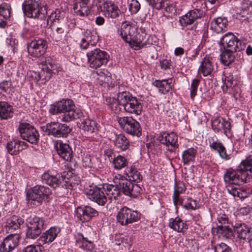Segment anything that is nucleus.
<instances>
[{
	"label": "nucleus",
	"mask_w": 252,
	"mask_h": 252,
	"mask_svg": "<svg viewBox=\"0 0 252 252\" xmlns=\"http://www.w3.org/2000/svg\"><path fill=\"white\" fill-rule=\"evenodd\" d=\"M49 112L53 115L63 113L62 121L64 122L81 118L83 116L82 112L75 107L73 101L70 99H63L50 105Z\"/></svg>",
	"instance_id": "nucleus-1"
},
{
	"label": "nucleus",
	"mask_w": 252,
	"mask_h": 252,
	"mask_svg": "<svg viewBox=\"0 0 252 252\" xmlns=\"http://www.w3.org/2000/svg\"><path fill=\"white\" fill-rule=\"evenodd\" d=\"M135 29L126 22L122 25L120 35L123 40L134 50H138L146 44V41L139 33L134 36Z\"/></svg>",
	"instance_id": "nucleus-2"
},
{
	"label": "nucleus",
	"mask_w": 252,
	"mask_h": 252,
	"mask_svg": "<svg viewBox=\"0 0 252 252\" xmlns=\"http://www.w3.org/2000/svg\"><path fill=\"white\" fill-rule=\"evenodd\" d=\"M41 181L54 189L62 186L65 189H73L78 185L80 181L75 180L74 177L70 178H63L59 175H53L49 173H44L41 176Z\"/></svg>",
	"instance_id": "nucleus-3"
},
{
	"label": "nucleus",
	"mask_w": 252,
	"mask_h": 252,
	"mask_svg": "<svg viewBox=\"0 0 252 252\" xmlns=\"http://www.w3.org/2000/svg\"><path fill=\"white\" fill-rule=\"evenodd\" d=\"M113 180L115 184L118 185L121 192L122 191L126 195L135 198L142 191V189L138 185L132 183L121 174L114 175Z\"/></svg>",
	"instance_id": "nucleus-4"
},
{
	"label": "nucleus",
	"mask_w": 252,
	"mask_h": 252,
	"mask_svg": "<svg viewBox=\"0 0 252 252\" xmlns=\"http://www.w3.org/2000/svg\"><path fill=\"white\" fill-rule=\"evenodd\" d=\"M39 68L41 69L40 72L32 71L31 72L30 76L36 82L40 79L45 81H48L52 77L53 74H55L59 70L58 65L52 63L49 59L41 62Z\"/></svg>",
	"instance_id": "nucleus-5"
},
{
	"label": "nucleus",
	"mask_w": 252,
	"mask_h": 252,
	"mask_svg": "<svg viewBox=\"0 0 252 252\" xmlns=\"http://www.w3.org/2000/svg\"><path fill=\"white\" fill-rule=\"evenodd\" d=\"M22 9L24 15L28 18L44 19L46 16L45 8L41 6L38 1L29 0L22 4Z\"/></svg>",
	"instance_id": "nucleus-6"
},
{
	"label": "nucleus",
	"mask_w": 252,
	"mask_h": 252,
	"mask_svg": "<svg viewBox=\"0 0 252 252\" xmlns=\"http://www.w3.org/2000/svg\"><path fill=\"white\" fill-rule=\"evenodd\" d=\"M41 128L46 135L56 138H65L71 130L67 125L56 122L47 123Z\"/></svg>",
	"instance_id": "nucleus-7"
},
{
	"label": "nucleus",
	"mask_w": 252,
	"mask_h": 252,
	"mask_svg": "<svg viewBox=\"0 0 252 252\" xmlns=\"http://www.w3.org/2000/svg\"><path fill=\"white\" fill-rule=\"evenodd\" d=\"M86 56L88 63L92 68H97L103 65L106 64L109 59L108 54L99 48H95L88 52Z\"/></svg>",
	"instance_id": "nucleus-8"
},
{
	"label": "nucleus",
	"mask_w": 252,
	"mask_h": 252,
	"mask_svg": "<svg viewBox=\"0 0 252 252\" xmlns=\"http://www.w3.org/2000/svg\"><path fill=\"white\" fill-rule=\"evenodd\" d=\"M121 128L126 133L138 137L141 135L142 129L139 123L131 117H123L118 118Z\"/></svg>",
	"instance_id": "nucleus-9"
},
{
	"label": "nucleus",
	"mask_w": 252,
	"mask_h": 252,
	"mask_svg": "<svg viewBox=\"0 0 252 252\" xmlns=\"http://www.w3.org/2000/svg\"><path fill=\"white\" fill-rule=\"evenodd\" d=\"M51 193V191L49 188L44 186L36 185L28 191L27 196L29 200L33 201V203L38 206Z\"/></svg>",
	"instance_id": "nucleus-10"
},
{
	"label": "nucleus",
	"mask_w": 252,
	"mask_h": 252,
	"mask_svg": "<svg viewBox=\"0 0 252 252\" xmlns=\"http://www.w3.org/2000/svg\"><path fill=\"white\" fill-rule=\"evenodd\" d=\"M140 215L136 211H134L128 207L122 208L116 216L117 222L122 225H127L138 221Z\"/></svg>",
	"instance_id": "nucleus-11"
},
{
	"label": "nucleus",
	"mask_w": 252,
	"mask_h": 252,
	"mask_svg": "<svg viewBox=\"0 0 252 252\" xmlns=\"http://www.w3.org/2000/svg\"><path fill=\"white\" fill-rule=\"evenodd\" d=\"M220 43L224 50L231 52L240 51L243 50L245 46V44L231 32L224 34L221 38Z\"/></svg>",
	"instance_id": "nucleus-12"
},
{
	"label": "nucleus",
	"mask_w": 252,
	"mask_h": 252,
	"mask_svg": "<svg viewBox=\"0 0 252 252\" xmlns=\"http://www.w3.org/2000/svg\"><path fill=\"white\" fill-rule=\"evenodd\" d=\"M18 129L21 137L29 143L37 144L39 139V134L38 131L32 125L28 123L20 124Z\"/></svg>",
	"instance_id": "nucleus-13"
},
{
	"label": "nucleus",
	"mask_w": 252,
	"mask_h": 252,
	"mask_svg": "<svg viewBox=\"0 0 252 252\" xmlns=\"http://www.w3.org/2000/svg\"><path fill=\"white\" fill-rule=\"evenodd\" d=\"M224 181L227 186H238L247 183V175L240 173L238 168L233 169L230 168L227 170L223 175Z\"/></svg>",
	"instance_id": "nucleus-14"
},
{
	"label": "nucleus",
	"mask_w": 252,
	"mask_h": 252,
	"mask_svg": "<svg viewBox=\"0 0 252 252\" xmlns=\"http://www.w3.org/2000/svg\"><path fill=\"white\" fill-rule=\"evenodd\" d=\"M47 48V42L42 38L32 40L27 46L29 54L35 58L43 56L45 53Z\"/></svg>",
	"instance_id": "nucleus-15"
},
{
	"label": "nucleus",
	"mask_w": 252,
	"mask_h": 252,
	"mask_svg": "<svg viewBox=\"0 0 252 252\" xmlns=\"http://www.w3.org/2000/svg\"><path fill=\"white\" fill-rule=\"evenodd\" d=\"M86 195L89 199L99 205L104 206L107 200L103 187L91 189L86 192Z\"/></svg>",
	"instance_id": "nucleus-16"
},
{
	"label": "nucleus",
	"mask_w": 252,
	"mask_h": 252,
	"mask_svg": "<svg viewBox=\"0 0 252 252\" xmlns=\"http://www.w3.org/2000/svg\"><path fill=\"white\" fill-rule=\"evenodd\" d=\"M75 237L76 245L78 248L87 252H91L94 250V245L93 238L90 235L77 233Z\"/></svg>",
	"instance_id": "nucleus-17"
},
{
	"label": "nucleus",
	"mask_w": 252,
	"mask_h": 252,
	"mask_svg": "<svg viewBox=\"0 0 252 252\" xmlns=\"http://www.w3.org/2000/svg\"><path fill=\"white\" fill-rule=\"evenodd\" d=\"M20 237L17 233L10 234L0 244V252H11L19 244Z\"/></svg>",
	"instance_id": "nucleus-18"
},
{
	"label": "nucleus",
	"mask_w": 252,
	"mask_h": 252,
	"mask_svg": "<svg viewBox=\"0 0 252 252\" xmlns=\"http://www.w3.org/2000/svg\"><path fill=\"white\" fill-rule=\"evenodd\" d=\"M94 5V0H76L74 5L75 13L80 16H87Z\"/></svg>",
	"instance_id": "nucleus-19"
},
{
	"label": "nucleus",
	"mask_w": 252,
	"mask_h": 252,
	"mask_svg": "<svg viewBox=\"0 0 252 252\" xmlns=\"http://www.w3.org/2000/svg\"><path fill=\"white\" fill-rule=\"evenodd\" d=\"M77 217L82 222H87L98 215L97 211L89 206L78 207L76 209Z\"/></svg>",
	"instance_id": "nucleus-20"
},
{
	"label": "nucleus",
	"mask_w": 252,
	"mask_h": 252,
	"mask_svg": "<svg viewBox=\"0 0 252 252\" xmlns=\"http://www.w3.org/2000/svg\"><path fill=\"white\" fill-rule=\"evenodd\" d=\"M158 139L161 144L165 145L166 146H171V148L168 149L170 152L174 151L175 149L178 147V137L173 132L170 133L162 132L160 133Z\"/></svg>",
	"instance_id": "nucleus-21"
},
{
	"label": "nucleus",
	"mask_w": 252,
	"mask_h": 252,
	"mask_svg": "<svg viewBox=\"0 0 252 252\" xmlns=\"http://www.w3.org/2000/svg\"><path fill=\"white\" fill-rule=\"evenodd\" d=\"M212 127L216 132H223L226 135L231 131L230 123L223 118H215L212 121Z\"/></svg>",
	"instance_id": "nucleus-22"
},
{
	"label": "nucleus",
	"mask_w": 252,
	"mask_h": 252,
	"mask_svg": "<svg viewBox=\"0 0 252 252\" xmlns=\"http://www.w3.org/2000/svg\"><path fill=\"white\" fill-rule=\"evenodd\" d=\"M101 11L108 18L116 19L121 14V11L118 6L111 1H104L101 6Z\"/></svg>",
	"instance_id": "nucleus-23"
},
{
	"label": "nucleus",
	"mask_w": 252,
	"mask_h": 252,
	"mask_svg": "<svg viewBox=\"0 0 252 252\" xmlns=\"http://www.w3.org/2000/svg\"><path fill=\"white\" fill-rule=\"evenodd\" d=\"M203 14V11L200 9H194L189 10L185 15L182 16L179 22L181 26L186 27L192 24L196 20L200 18Z\"/></svg>",
	"instance_id": "nucleus-24"
},
{
	"label": "nucleus",
	"mask_w": 252,
	"mask_h": 252,
	"mask_svg": "<svg viewBox=\"0 0 252 252\" xmlns=\"http://www.w3.org/2000/svg\"><path fill=\"white\" fill-rule=\"evenodd\" d=\"M234 231L239 238L252 241V229L248 227L245 223H237L234 226Z\"/></svg>",
	"instance_id": "nucleus-25"
},
{
	"label": "nucleus",
	"mask_w": 252,
	"mask_h": 252,
	"mask_svg": "<svg viewBox=\"0 0 252 252\" xmlns=\"http://www.w3.org/2000/svg\"><path fill=\"white\" fill-rule=\"evenodd\" d=\"M142 108L141 100L133 96L128 103L125 105L124 109L127 113L139 115L141 114Z\"/></svg>",
	"instance_id": "nucleus-26"
},
{
	"label": "nucleus",
	"mask_w": 252,
	"mask_h": 252,
	"mask_svg": "<svg viewBox=\"0 0 252 252\" xmlns=\"http://www.w3.org/2000/svg\"><path fill=\"white\" fill-rule=\"evenodd\" d=\"M57 152L60 157L64 160L69 161L72 158V150L68 144L63 143L62 142L58 143Z\"/></svg>",
	"instance_id": "nucleus-27"
},
{
	"label": "nucleus",
	"mask_w": 252,
	"mask_h": 252,
	"mask_svg": "<svg viewBox=\"0 0 252 252\" xmlns=\"http://www.w3.org/2000/svg\"><path fill=\"white\" fill-rule=\"evenodd\" d=\"M60 232V229L56 227H52L43 233L38 239V244H42L52 242L57 237Z\"/></svg>",
	"instance_id": "nucleus-28"
},
{
	"label": "nucleus",
	"mask_w": 252,
	"mask_h": 252,
	"mask_svg": "<svg viewBox=\"0 0 252 252\" xmlns=\"http://www.w3.org/2000/svg\"><path fill=\"white\" fill-rule=\"evenodd\" d=\"M227 18L219 17L213 20L211 24V29L217 33H221L227 30Z\"/></svg>",
	"instance_id": "nucleus-29"
},
{
	"label": "nucleus",
	"mask_w": 252,
	"mask_h": 252,
	"mask_svg": "<svg viewBox=\"0 0 252 252\" xmlns=\"http://www.w3.org/2000/svg\"><path fill=\"white\" fill-rule=\"evenodd\" d=\"M240 173L247 175V180H248L252 177V155L248 156L246 158L242 160L237 167Z\"/></svg>",
	"instance_id": "nucleus-30"
},
{
	"label": "nucleus",
	"mask_w": 252,
	"mask_h": 252,
	"mask_svg": "<svg viewBox=\"0 0 252 252\" xmlns=\"http://www.w3.org/2000/svg\"><path fill=\"white\" fill-rule=\"evenodd\" d=\"M80 122H77L80 128L83 129L87 134H92L96 128L95 122L88 118H85L83 115L79 118Z\"/></svg>",
	"instance_id": "nucleus-31"
},
{
	"label": "nucleus",
	"mask_w": 252,
	"mask_h": 252,
	"mask_svg": "<svg viewBox=\"0 0 252 252\" xmlns=\"http://www.w3.org/2000/svg\"><path fill=\"white\" fill-rule=\"evenodd\" d=\"M24 222L23 219L18 216H13L6 221L5 227L8 233H13L15 230L20 228Z\"/></svg>",
	"instance_id": "nucleus-32"
},
{
	"label": "nucleus",
	"mask_w": 252,
	"mask_h": 252,
	"mask_svg": "<svg viewBox=\"0 0 252 252\" xmlns=\"http://www.w3.org/2000/svg\"><path fill=\"white\" fill-rule=\"evenodd\" d=\"M27 147V144L23 141L14 140L7 143L6 149L8 152L12 155H16L20 151H22Z\"/></svg>",
	"instance_id": "nucleus-33"
},
{
	"label": "nucleus",
	"mask_w": 252,
	"mask_h": 252,
	"mask_svg": "<svg viewBox=\"0 0 252 252\" xmlns=\"http://www.w3.org/2000/svg\"><path fill=\"white\" fill-rule=\"evenodd\" d=\"M168 226L178 232L184 233L188 229V225L179 217L171 218L169 220Z\"/></svg>",
	"instance_id": "nucleus-34"
},
{
	"label": "nucleus",
	"mask_w": 252,
	"mask_h": 252,
	"mask_svg": "<svg viewBox=\"0 0 252 252\" xmlns=\"http://www.w3.org/2000/svg\"><path fill=\"white\" fill-rule=\"evenodd\" d=\"M107 199H116L121 195V190L118 185H106L103 186Z\"/></svg>",
	"instance_id": "nucleus-35"
},
{
	"label": "nucleus",
	"mask_w": 252,
	"mask_h": 252,
	"mask_svg": "<svg viewBox=\"0 0 252 252\" xmlns=\"http://www.w3.org/2000/svg\"><path fill=\"white\" fill-rule=\"evenodd\" d=\"M212 60V58L206 55L201 62L198 71L201 72L204 76L210 75L213 70Z\"/></svg>",
	"instance_id": "nucleus-36"
},
{
	"label": "nucleus",
	"mask_w": 252,
	"mask_h": 252,
	"mask_svg": "<svg viewBox=\"0 0 252 252\" xmlns=\"http://www.w3.org/2000/svg\"><path fill=\"white\" fill-rule=\"evenodd\" d=\"M113 142L116 148L121 151H125L129 147L128 140L122 134H115Z\"/></svg>",
	"instance_id": "nucleus-37"
},
{
	"label": "nucleus",
	"mask_w": 252,
	"mask_h": 252,
	"mask_svg": "<svg viewBox=\"0 0 252 252\" xmlns=\"http://www.w3.org/2000/svg\"><path fill=\"white\" fill-rule=\"evenodd\" d=\"M13 107L5 101H0V118L7 120L13 117Z\"/></svg>",
	"instance_id": "nucleus-38"
},
{
	"label": "nucleus",
	"mask_w": 252,
	"mask_h": 252,
	"mask_svg": "<svg viewBox=\"0 0 252 252\" xmlns=\"http://www.w3.org/2000/svg\"><path fill=\"white\" fill-rule=\"evenodd\" d=\"M197 150L194 148H189L184 150L182 154V161L184 165L193 163L195 160Z\"/></svg>",
	"instance_id": "nucleus-39"
},
{
	"label": "nucleus",
	"mask_w": 252,
	"mask_h": 252,
	"mask_svg": "<svg viewBox=\"0 0 252 252\" xmlns=\"http://www.w3.org/2000/svg\"><path fill=\"white\" fill-rule=\"evenodd\" d=\"M172 79H163L162 80H156L153 85L158 89L159 92L163 94H167L172 88Z\"/></svg>",
	"instance_id": "nucleus-40"
},
{
	"label": "nucleus",
	"mask_w": 252,
	"mask_h": 252,
	"mask_svg": "<svg viewBox=\"0 0 252 252\" xmlns=\"http://www.w3.org/2000/svg\"><path fill=\"white\" fill-rule=\"evenodd\" d=\"M186 190V187L184 183L181 181L176 182L174 186V190L173 194V204L177 207L180 199V194L183 193Z\"/></svg>",
	"instance_id": "nucleus-41"
},
{
	"label": "nucleus",
	"mask_w": 252,
	"mask_h": 252,
	"mask_svg": "<svg viewBox=\"0 0 252 252\" xmlns=\"http://www.w3.org/2000/svg\"><path fill=\"white\" fill-rule=\"evenodd\" d=\"M97 74L99 76V79L102 81L104 83H106L110 87H114L115 85L116 82L115 79L113 77L114 75L108 72L107 70H103V71H97Z\"/></svg>",
	"instance_id": "nucleus-42"
},
{
	"label": "nucleus",
	"mask_w": 252,
	"mask_h": 252,
	"mask_svg": "<svg viewBox=\"0 0 252 252\" xmlns=\"http://www.w3.org/2000/svg\"><path fill=\"white\" fill-rule=\"evenodd\" d=\"M217 232L219 237L224 240L232 239L234 236L232 229L227 225H218Z\"/></svg>",
	"instance_id": "nucleus-43"
},
{
	"label": "nucleus",
	"mask_w": 252,
	"mask_h": 252,
	"mask_svg": "<svg viewBox=\"0 0 252 252\" xmlns=\"http://www.w3.org/2000/svg\"><path fill=\"white\" fill-rule=\"evenodd\" d=\"M210 147L212 150L217 151L222 159L228 160L230 158V156L226 154L225 147L221 142H213L210 144Z\"/></svg>",
	"instance_id": "nucleus-44"
},
{
	"label": "nucleus",
	"mask_w": 252,
	"mask_h": 252,
	"mask_svg": "<svg viewBox=\"0 0 252 252\" xmlns=\"http://www.w3.org/2000/svg\"><path fill=\"white\" fill-rule=\"evenodd\" d=\"M178 204H180L187 210H195L199 208L196 201L188 196L180 198Z\"/></svg>",
	"instance_id": "nucleus-45"
},
{
	"label": "nucleus",
	"mask_w": 252,
	"mask_h": 252,
	"mask_svg": "<svg viewBox=\"0 0 252 252\" xmlns=\"http://www.w3.org/2000/svg\"><path fill=\"white\" fill-rule=\"evenodd\" d=\"M27 225L41 232L45 228V221L43 218L35 216L30 219Z\"/></svg>",
	"instance_id": "nucleus-46"
},
{
	"label": "nucleus",
	"mask_w": 252,
	"mask_h": 252,
	"mask_svg": "<svg viewBox=\"0 0 252 252\" xmlns=\"http://www.w3.org/2000/svg\"><path fill=\"white\" fill-rule=\"evenodd\" d=\"M125 174L130 178L129 180L139 182L142 180V176L137 169L133 166L127 167Z\"/></svg>",
	"instance_id": "nucleus-47"
},
{
	"label": "nucleus",
	"mask_w": 252,
	"mask_h": 252,
	"mask_svg": "<svg viewBox=\"0 0 252 252\" xmlns=\"http://www.w3.org/2000/svg\"><path fill=\"white\" fill-rule=\"evenodd\" d=\"M66 19L65 17V13L63 11H61L59 9H56L53 11L48 16L47 19V25H50L49 23L51 24H54L62 20Z\"/></svg>",
	"instance_id": "nucleus-48"
},
{
	"label": "nucleus",
	"mask_w": 252,
	"mask_h": 252,
	"mask_svg": "<svg viewBox=\"0 0 252 252\" xmlns=\"http://www.w3.org/2000/svg\"><path fill=\"white\" fill-rule=\"evenodd\" d=\"M68 32L69 30L68 29H60L59 27L52 28V32L51 36L54 41L58 42L64 39Z\"/></svg>",
	"instance_id": "nucleus-49"
},
{
	"label": "nucleus",
	"mask_w": 252,
	"mask_h": 252,
	"mask_svg": "<svg viewBox=\"0 0 252 252\" xmlns=\"http://www.w3.org/2000/svg\"><path fill=\"white\" fill-rule=\"evenodd\" d=\"M113 164L115 169L121 170L127 166L128 161L125 157L118 155L113 158Z\"/></svg>",
	"instance_id": "nucleus-50"
},
{
	"label": "nucleus",
	"mask_w": 252,
	"mask_h": 252,
	"mask_svg": "<svg viewBox=\"0 0 252 252\" xmlns=\"http://www.w3.org/2000/svg\"><path fill=\"white\" fill-rule=\"evenodd\" d=\"M234 52L224 50L220 55L221 62L225 65L231 64L234 61Z\"/></svg>",
	"instance_id": "nucleus-51"
},
{
	"label": "nucleus",
	"mask_w": 252,
	"mask_h": 252,
	"mask_svg": "<svg viewBox=\"0 0 252 252\" xmlns=\"http://www.w3.org/2000/svg\"><path fill=\"white\" fill-rule=\"evenodd\" d=\"M106 102L109 107L114 113L117 114L121 111V106H122V105L120 104V102L117 99L114 97L107 98Z\"/></svg>",
	"instance_id": "nucleus-52"
},
{
	"label": "nucleus",
	"mask_w": 252,
	"mask_h": 252,
	"mask_svg": "<svg viewBox=\"0 0 252 252\" xmlns=\"http://www.w3.org/2000/svg\"><path fill=\"white\" fill-rule=\"evenodd\" d=\"M117 99L120 102V104L122 105L125 107V105L128 103V102L131 100L133 96L127 92H123L121 93H119L118 94Z\"/></svg>",
	"instance_id": "nucleus-53"
},
{
	"label": "nucleus",
	"mask_w": 252,
	"mask_h": 252,
	"mask_svg": "<svg viewBox=\"0 0 252 252\" xmlns=\"http://www.w3.org/2000/svg\"><path fill=\"white\" fill-rule=\"evenodd\" d=\"M10 5L3 2L0 5V16L3 19L7 20L10 17Z\"/></svg>",
	"instance_id": "nucleus-54"
},
{
	"label": "nucleus",
	"mask_w": 252,
	"mask_h": 252,
	"mask_svg": "<svg viewBox=\"0 0 252 252\" xmlns=\"http://www.w3.org/2000/svg\"><path fill=\"white\" fill-rule=\"evenodd\" d=\"M41 233V232L27 225L26 231V237L27 238L35 239L37 238Z\"/></svg>",
	"instance_id": "nucleus-55"
},
{
	"label": "nucleus",
	"mask_w": 252,
	"mask_h": 252,
	"mask_svg": "<svg viewBox=\"0 0 252 252\" xmlns=\"http://www.w3.org/2000/svg\"><path fill=\"white\" fill-rule=\"evenodd\" d=\"M12 83L10 81L3 80L0 83V90L5 93H8L9 94L13 92V88H11Z\"/></svg>",
	"instance_id": "nucleus-56"
},
{
	"label": "nucleus",
	"mask_w": 252,
	"mask_h": 252,
	"mask_svg": "<svg viewBox=\"0 0 252 252\" xmlns=\"http://www.w3.org/2000/svg\"><path fill=\"white\" fill-rule=\"evenodd\" d=\"M146 1L149 5L158 10L165 7L164 0H146Z\"/></svg>",
	"instance_id": "nucleus-57"
},
{
	"label": "nucleus",
	"mask_w": 252,
	"mask_h": 252,
	"mask_svg": "<svg viewBox=\"0 0 252 252\" xmlns=\"http://www.w3.org/2000/svg\"><path fill=\"white\" fill-rule=\"evenodd\" d=\"M214 251L215 252H232L231 248L224 243L217 244Z\"/></svg>",
	"instance_id": "nucleus-58"
},
{
	"label": "nucleus",
	"mask_w": 252,
	"mask_h": 252,
	"mask_svg": "<svg viewBox=\"0 0 252 252\" xmlns=\"http://www.w3.org/2000/svg\"><path fill=\"white\" fill-rule=\"evenodd\" d=\"M140 4L137 0H132L129 4V10L131 14H136L140 9Z\"/></svg>",
	"instance_id": "nucleus-59"
},
{
	"label": "nucleus",
	"mask_w": 252,
	"mask_h": 252,
	"mask_svg": "<svg viewBox=\"0 0 252 252\" xmlns=\"http://www.w3.org/2000/svg\"><path fill=\"white\" fill-rule=\"evenodd\" d=\"M50 27H52L53 28L56 27H59L60 29H69V25L67 24V20L65 19L64 20H62L56 23H54L51 25H50Z\"/></svg>",
	"instance_id": "nucleus-60"
},
{
	"label": "nucleus",
	"mask_w": 252,
	"mask_h": 252,
	"mask_svg": "<svg viewBox=\"0 0 252 252\" xmlns=\"http://www.w3.org/2000/svg\"><path fill=\"white\" fill-rule=\"evenodd\" d=\"M82 165L85 167H91L93 165L92 162V159L91 156L89 155L84 154L82 157Z\"/></svg>",
	"instance_id": "nucleus-61"
},
{
	"label": "nucleus",
	"mask_w": 252,
	"mask_h": 252,
	"mask_svg": "<svg viewBox=\"0 0 252 252\" xmlns=\"http://www.w3.org/2000/svg\"><path fill=\"white\" fill-rule=\"evenodd\" d=\"M5 42L7 45L10 46L12 48L13 51L14 52L15 46L17 44L18 41L11 35H9L6 38Z\"/></svg>",
	"instance_id": "nucleus-62"
},
{
	"label": "nucleus",
	"mask_w": 252,
	"mask_h": 252,
	"mask_svg": "<svg viewBox=\"0 0 252 252\" xmlns=\"http://www.w3.org/2000/svg\"><path fill=\"white\" fill-rule=\"evenodd\" d=\"M235 185L227 186V191L234 196H238L239 194V189L240 188L235 187Z\"/></svg>",
	"instance_id": "nucleus-63"
},
{
	"label": "nucleus",
	"mask_w": 252,
	"mask_h": 252,
	"mask_svg": "<svg viewBox=\"0 0 252 252\" xmlns=\"http://www.w3.org/2000/svg\"><path fill=\"white\" fill-rule=\"evenodd\" d=\"M234 84H236V81L232 75H229L225 77L224 84L226 85L227 88L232 87Z\"/></svg>",
	"instance_id": "nucleus-64"
}]
</instances>
